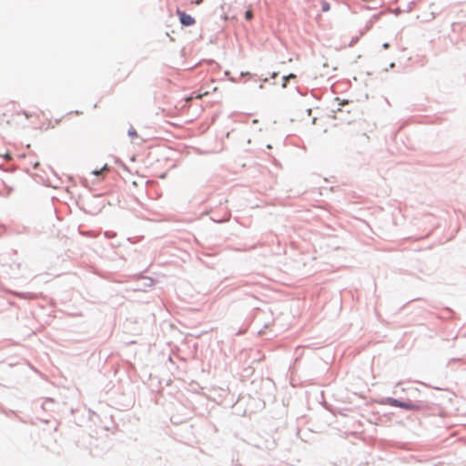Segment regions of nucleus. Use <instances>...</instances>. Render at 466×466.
Returning a JSON list of instances; mask_svg holds the SVG:
<instances>
[{"label":"nucleus","mask_w":466,"mask_h":466,"mask_svg":"<svg viewBox=\"0 0 466 466\" xmlns=\"http://www.w3.org/2000/svg\"><path fill=\"white\" fill-rule=\"evenodd\" d=\"M386 403L408 410H420L423 408V405L419 401H400L393 398H388Z\"/></svg>","instance_id":"f257e3e1"},{"label":"nucleus","mask_w":466,"mask_h":466,"mask_svg":"<svg viewBox=\"0 0 466 466\" xmlns=\"http://www.w3.org/2000/svg\"><path fill=\"white\" fill-rule=\"evenodd\" d=\"M177 14L179 17L180 23L183 25L189 26L195 24V19L191 15L186 14L185 12L177 10Z\"/></svg>","instance_id":"f03ea898"},{"label":"nucleus","mask_w":466,"mask_h":466,"mask_svg":"<svg viewBox=\"0 0 466 466\" xmlns=\"http://www.w3.org/2000/svg\"><path fill=\"white\" fill-rule=\"evenodd\" d=\"M320 2H321V10H322V12H328V11L330 10V5H329V4L327 1L320 0Z\"/></svg>","instance_id":"7ed1b4c3"},{"label":"nucleus","mask_w":466,"mask_h":466,"mask_svg":"<svg viewBox=\"0 0 466 466\" xmlns=\"http://www.w3.org/2000/svg\"><path fill=\"white\" fill-rule=\"evenodd\" d=\"M107 170H108V167H107V165H105V166H104V167H102L101 169H99V170H97V169H96V170H94V171H93V174H94V175H96V176H99V175H101L103 172L107 171Z\"/></svg>","instance_id":"20e7f679"},{"label":"nucleus","mask_w":466,"mask_h":466,"mask_svg":"<svg viewBox=\"0 0 466 466\" xmlns=\"http://www.w3.org/2000/svg\"><path fill=\"white\" fill-rule=\"evenodd\" d=\"M245 18H246L247 20H248V21L252 20V18H253V12H252V10H251V9H248V10H247V11H246V13H245Z\"/></svg>","instance_id":"39448f33"},{"label":"nucleus","mask_w":466,"mask_h":466,"mask_svg":"<svg viewBox=\"0 0 466 466\" xmlns=\"http://www.w3.org/2000/svg\"><path fill=\"white\" fill-rule=\"evenodd\" d=\"M128 136H129L131 138H135V137H137V133L136 129H135V128H133V127L129 128V130H128Z\"/></svg>","instance_id":"423d86ee"},{"label":"nucleus","mask_w":466,"mask_h":466,"mask_svg":"<svg viewBox=\"0 0 466 466\" xmlns=\"http://www.w3.org/2000/svg\"><path fill=\"white\" fill-rule=\"evenodd\" d=\"M2 156H3L5 158L8 159V160H9V159H11V155H10L9 153H6V154L2 155Z\"/></svg>","instance_id":"0eeeda50"},{"label":"nucleus","mask_w":466,"mask_h":466,"mask_svg":"<svg viewBox=\"0 0 466 466\" xmlns=\"http://www.w3.org/2000/svg\"><path fill=\"white\" fill-rule=\"evenodd\" d=\"M39 165H40V164H39V162H35V163L33 164V167H34L35 169H36V168L39 167Z\"/></svg>","instance_id":"6e6552de"},{"label":"nucleus","mask_w":466,"mask_h":466,"mask_svg":"<svg viewBox=\"0 0 466 466\" xmlns=\"http://www.w3.org/2000/svg\"><path fill=\"white\" fill-rule=\"evenodd\" d=\"M203 2V0H196L194 2L195 5H200Z\"/></svg>","instance_id":"1a4fd4ad"},{"label":"nucleus","mask_w":466,"mask_h":466,"mask_svg":"<svg viewBox=\"0 0 466 466\" xmlns=\"http://www.w3.org/2000/svg\"><path fill=\"white\" fill-rule=\"evenodd\" d=\"M294 77H295V76L291 74V75H289V76L285 77V80H287V79H289V78H294Z\"/></svg>","instance_id":"9d476101"},{"label":"nucleus","mask_w":466,"mask_h":466,"mask_svg":"<svg viewBox=\"0 0 466 466\" xmlns=\"http://www.w3.org/2000/svg\"><path fill=\"white\" fill-rule=\"evenodd\" d=\"M383 47H384L385 49H386V48H388V47H389V44H388V43H385V44L383 45Z\"/></svg>","instance_id":"9b49d317"},{"label":"nucleus","mask_w":466,"mask_h":466,"mask_svg":"<svg viewBox=\"0 0 466 466\" xmlns=\"http://www.w3.org/2000/svg\"><path fill=\"white\" fill-rule=\"evenodd\" d=\"M203 95L199 94L196 96V98H201Z\"/></svg>","instance_id":"f8f14e48"}]
</instances>
